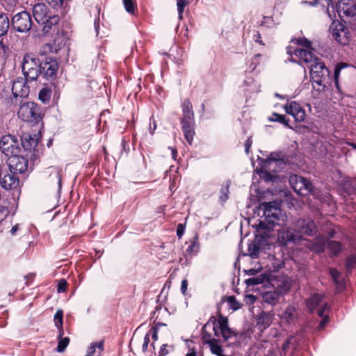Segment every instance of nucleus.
<instances>
[{
    "mask_svg": "<svg viewBox=\"0 0 356 356\" xmlns=\"http://www.w3.org/2000/svg\"><path fill=\"white\" fill-rule=\"evenodd\" d=\"M17 115L24 122L37 124L42 119V110L37 104L27 102L21 104Z\"/></svg>",
    "mask_w": 356,
    "mask_h": 356,
    "instance_id": "obj_1",
    "label": "nucleus"
},
{
    "mask_svg": "<svg viewBox=\"0 0 356 356\" xmlns=\"http://www.w3.org/2000/svg\"><path fill=\"white\" fill-rule=\"evenodd\" d=\"M40 65L39 59L31 53L26 54L22 59V69L25 78L28 80H36L40 75Z\"/></svg>",
    "mask_w": 356,
    "mask_h": 356,
    "instance_id": "obj_2",
    "label": "nucleus"
},
{
    "mask_svg": "<svg viewBox=\"0 0 356 356\" xmlns=\"http://www.w3.org/2000/svg\"><path fill=\"white\" fill-rule=\"evenodd\" d=\"M310 69L311 79L314 83H316L319 88L318 91H323L325 88V80L330 74L329 70L326 67L323 62H321L317 58L313 63L308 65Z\"/></svg>",
    "mask_w": 356,
    "mask_h": 356,
    "instance_id": "obj_3",
    "label": "nucleus"
},
{
    "mask_svg": "<svg viewBox=\"0 0 356 356\" xmlns=\"http://www.w3.org/2000/svg\"><path fill=\"white\" fill-rule=\"evenodd\" d=\"M0 149L3 154L10 157L19 155L21 150L17 138L10 134L1 137Z\"/></svg>",
    "mask_w": 356,
    "mask_h": 356,
    "instance_id": "obj_4",
    "label": "nucleus"
},
{
    "mask_svg": "<svg viewBox=\"0 0 356 356\" xmlns=\"http://www.w3.org/2000/svg\"><path fill=\"white\" fill-rule=\"evenodd\" d=\"M336 10L339 18L352 23L356 15V6L350 0H339L336 5Z\"/></svg>",
    "mask_w": 356,
    "mask_h": 356,
    "instance_id": "obj_5",
    "label": "nucleus"
},
{
    "mask_svg": "<svg viewBox=\"0 0 356 356\" xmlns=\"http://www.w3.org/2000/svg\"><path fill=\"white\" fill-rule=\"evenodd\" d=\"M279 206L277 202H263L260 204L259 209L263 211V216L268 222L275 224L280 220L282 213Z\"/></svg>",
    "mask_w": 356,
    "mask_h": 356,
    "instance_id": "obj_6",
    "label": "nucleus"
},
{
    "mask_svg": "<svg viewBox=\"0 0 356 356\" xmlns=\"http://www.w3.org/2000/svg\"><path fill=\"white\" fill-rule=\"evenodd\" d=\"M330 33L338 43L346 45L349 42V32L346 26L338 20H333L330 26Z\"/></svg>",
    "mask_w": 356,
    "mask_h": 356,
    "instance_id": "obj_7",
    "label": "nucleus"
},
{
    "mask_svg": "<svg viewBox=\"0 0 356 356\" xmlns=\"http://www.w3.org/2000/svg\"><path fill=\"white\" fill-rule=\"evenodd\" d=\"M289 183L294 191L300 195H308L313 190V185L310 181L296 175L290 176Z\"/></svg>",
    "mask_w": 356,
    "mask_h": 356,
    "instance_id": "obj_8",
    "label": "nucleus"
},
{
    "mask_svg": "<svg viewBox=\"0 0 356 356\" xmlns=\"http://www.w3.org/2000/svg\"><path fill=\"white\" fill-rule=\"evenodd\" d=\"M12 26L17 32H28L32 26L30 14L26 11H23L15 15L12 19Z\"/></svg>",
    "mask_w": 356,
    "mask_h": 356,
    "instance_id": "obj_9",
    "label": "nucleus"
},
{
    "mask_svg": "<svg viewBox=\"0 0 356 356\" xmlns=\"http://www.w3.org/2000/svg\"><path fill=\"white\" fill-rule=\"evenodd\" d=\"M294 227L298 234L313 235L316 234L317 230L315 222L310 218H301L296 220L294 223Z\"/></svg>",
    "mask_w": 356,
    "mask_h": 356,
    "instance_id": "obj_10",
    "label": "nucleus"
},
{
    "mask_svg": "<svg viewBox=\"0 0 356 356\" xmlns=\"http://www.w3.org/2000/svg\"><path fill=\"white\" fill-rule=\"evenodd\" d=\"M29 92V86L27 85L26 78L17 77L13 81L12 93L15 99H17V97H26Z\"/></svg>",
    "mask_w": 356,
    "mask_h": 356,
    "instance_id": "obj_11",
    "label": "nucleus"
},
{
    "mask_svg": "<svg viewBox=\"0 0 356 356\" xmlns=\"http://www.w3.org/2000/svg\"><path fill=\"white\" fill-rule=\"evenodd\" d=\"M58 63L55 59L48 58L40 65V74L47 79H53L56 76Z\"/></svg>",
    "mask_w": 356,
    "mask_h": 356,
    "instance_id": "obj_12",
    "label": "nucleus"
},
{
    "mask_svg": "<svg viewBox=\"0 0 356 356\" xmlns=\"http://www.w3.org/2000/svg\"><path fill=\"white\" fill-rule=\"evenodd\" d=\"M323 295L314 294L307 300V307L310 312H312L316 307L321 306L318 310V315L321 317L323 316L324 310L327 307V303L323 302Z\"/></svg>",
    "mask_w": 356,
    "mask_h": 356,
    "instance_id": "obj_13",
    "label": "nucleus"
},
{
    "mask_svg": "<svg viewBox=\"0 0 356 356\" xmlns=\"http://www.w3.org/2000/svg\"><path fill=\"white\" fill-rule=\"evenodd\" d=\"M284 108L285 111L292 115L296 121H304L306 116L305 111L298 103L291 102L284 106Z\"/></svg>",
    "mask_w": 356,
    "mask_h": 356,
    "instance_id": "obj_14",
    "label": "nucleus"
},
{
    "mask_svg": "<svg viewBox=\"0 0 356 356\" xmlns=\"http://www.w3.org/2000/svg\"><path fill=\"white\" fill-rule=\"evenodd\" d=\"M9 167L10 171L22 174L27 170L28 161L22 156H13L10 159Z\"/></svg>",
    "mask_w": 356,
    "mask_h": 356,
    "instance_id": "obj_15",
    "label": "nucleus"
},
{
    "mask_svg": "<svg viewBox=\"0 0 356 356\" xmlns=\"http://www.w3.org/2000/svg\"><path fill=\"white\" fill-rule=\"evenodd\" d=\"M278 238L282 243L286 245L288 243L299 241L301 236L296 232L294 227L293 229L287 228L279 232Z\"/></svg>",
    "mask_w": 356,
    "mask_h": 356,
    "instance_id": "obj_16",
    "label": "nucleus"
},
{
    "mask_svg": "<svg viewBox=\"0 0 356 356\" xmlns=\"http://www.w3.org/2000/svg\"><path fill=\"white\" fill-rule=\"evenodd\" d=\"M13 171L7 172L2 177H0L1 186L6 190H10L16 188L19 184V179L15 176Z\"/></svg>",
    "mask_w": 356,
    "mask_h": 356,
    "instance_id": "obj_17",
    "label": "nucleus"
},
{
    "mask_svg": "<svg viewBox=\"0 0 356 356\" xmlns=\"http://www.w3.org/2000/svg\"><path fill=\"white\" fill-rule=\"evenodd\" d=\"M48 13L49 9L43 3H35L33 7V15L38 23L44 22Z\"/></svg>",
    "mask_w": 356,
    "mask_h": 356,
    "instance_id": "obj_18",
    "label": "nucleus"
},
{
    "mask_svg": "<svg viewBox=\"0 0 356 356\" xmlns=\"http://www.w3.org/2000/svg\"><path fill=\"white\" fill-rule=\"evenodd\" d=\"M293 54L299 58L300 60L298 62V63L302 64V63H305L307 64V66L313 63L318 58L312 51L300 48L296 49L294 51Z\"/></svg>",
    "mask_w": 356,
    "mask_h": 356,
    "instance_id": "obj_19",
    "label": "nucleus"
},
{
    "mask_svg": "<svg viewBox=\"0 0 356 356\" xmlns=\"http://www.w3.org/2000/svg\"><path fill=\"white\" fill-rule=\"evenodd\" d=\"M272 285L275 288L276 291L280 295H282L289 291L291 286V282L288 277L280 276L278 279L274 280Z\"/></svg>",
    "mask_w": 356,
    "mask_h": 356,
    "instance_id": "obj_20",
    "label": "nucleus"
},
{
    "mask_svg": "<svg viewBox=\"0 0 356 356\" xmlns=\"http://www.w3.org/2000/svg\"><path fill=\"white\" fill-rule=\"evenodd\" d=\"M302 3L309 4L310 6L321 5L323 7L327 8V13L330 19L335 18L334 7L331 0H315L314 1H302Z\"/></svg>",
    "mask_w": 356,
    "mask_h": 356,
    "instance_id": "obj_21",
    "label": "nucleus"
},
{
    "mask_svg": "<svg viewBox=\"0 0 356 356\" xmlns=\"http://www.w3.org/2000/svg\"><path fill=\"white\" fill-rule=\"evenodd\" d=\"M273 320V314L270 312L260 313L257 318V325L261 330H264L269 327Z\"/></svg>",
    "mask_w": 356,
    "mask_h": 356,
    "instance_id": "obj_22",
    "label": "nucleus"
},
{
    "mask_svg": "<svg viewBox=\"0 0 356 356\" xmlns=\"http://www.w3.org/2000/svg\"><path fill=\"white\" fill-rule=\"evenodd\" d=\"M297 317V312L293 306H289L284 312L281 315L280 318L282 323L290 324L293 323Z\"/></svg>",
    "mask_w": 356,
    "mask_h": 356,
    "instance_id": "obj_23",
    "label": "nucleus"
},
{
    "mask_svg": "<svg viewBox=\"0 0 356 356\" xmlns=\"http://www.w3.org/2000/svg\"><path fill=\"white\" fill-rule=\"evenodd\" d=\"M243 87V91L247 95L260 91V85L251 78H248L244 81Z\"/></svg>",
    "mask_w": 356,
    "mask_h": 356,
    "instance_id": "obj_24",
    "label": "nucleus"
},
{
    "mask_svg": "<svg viewBox=\"0 0 356 356\" xmlns=\"http://www.w3.org/2000/svg\"><path fill=\"white\" fill-rule=\"evenodd\" d=\"M104 341L94 342L88 347L85 356H101L104 350Z\"/></svg>",
    "mask_w": 356,
    "mask_h": 356,
    "instance_id": "obj_25",
    "label": "nucleus"
},
{
    "mask_svg": "<svg viewBox=\"0 0 356 356\" xmlns=\"http://www.w3.org/2000/svg\"><path fill=\"white\" fill-rule=\"evenodd\" d=\"M220 326H221V335L225 341H227L234 335V332L228 327L227 318L220 316Z\"/></svg>",
    "mask_w": 356,
    "mask_h": 356,
    "instance_id": "obj_26",
    "label": "nucleus"
},
{
    "mask_svg": "<svg viewBox=\"0 0 356 356\" xmlns=\"http://www.w3.org/2000/svg\"><path fill=\"white\" fill-rule=\"evenodd\" d=\"M60 18L58 15H54L51 16H48L45 19L44 22H40V24H44L42 31L44 33H48L51 29L58 24L59 22Z\"/></svg>",
    "mask_w": 356,
    "mask_h": 356,
    "instance_id": "obj_27",
    "label": "nucleus"
},
{
    "mask_svg": "<svg viewBox=\"0 0 356 356\" xmlns=\"http://www.w3.org/2000/svg\"><path fill=\"white\" fill-rule=\"evenodd\" d=\"M195 123H181L184 137L189 144H191L195 135Z\"/></svg>",
    "mask_w": 356,
    "mask_h": 356,
    "instance_id": "obj_28",
    "label": "nucleus"
},
{
    "mask_svg": "<svg viewBox=\"0 0 356 356\" xmlns=\"http://www.w3.org/2000/svg\"><path fill=\"white\" fill-rule=\"evenodd\" d=\"M204 329L206 330H209L213 332V336L218 337L221 335V326H220V317L218 321H210L204 325Z\"/></svg>",
    "mask_w": 356,
    "mask_h": 356,
    "instance_id": "obj_29",
    "label": "nucleus"
},
{
    "mask_svg": "<svg viewBox=\"0 0 356 356\" xmlns=\"http://www.w3.org/2000/svg\"><path fill=\"white\" fill-rule=\"evenodd\" d=\"M280 295L276 291H266L262 294V300L264 302L269 305H275L279 299Z\"/></svg>",
    "mask_w": 356,
    "mask_h": 356,
    "instance_id": "obj_30",
    "label": "nucleus"
},
{
    "mask_svg": "<svg viewBox=\"0 0 356 356\" xmlns=\"http://www.w3.org/2000/svg\"><path fill=\"white\" fill-rule=\"evenodd\" d=\"M309 247L314 252H322L325 250V241L323 237H317L309 245Z\"/></svg>",
    "mask_w": 356,
    "mask_h": 356,
    "instance_id": "obj_31",
    "label": "nucleus"
},
{
    "mask_svg": "<svg viewBox=\"0 0 356 356\" xmlns=\"http://www.w3.org/2000/svg\"><path fill=\"white\" fill-rule=\"evenodd\" d=\"M38 143V138L36 135L33 137L31 135H24L22 139V144L24 149H29L35 147Z\"/></svg>",
    "mask_w": 356,
    "mask_h": 356,
    "instance_id": "obj_32",
    "label": "nucleus"
},
{
    "mask_svg": "<svg viewBox=\"0 0 356 356\" xmlns=\"http://www.w3.org/2000/svg\"><path fill=\"white\" fill-rule=\"evenodd\" d=\"M268 280V277L265 274H260L257 276L252 277L245 280V282L248 286H255L263 284Z\"/></svg>",
    "mask_w": 356,
    "mask_h": 356,
    "instance_id": "obj_33",
    "label": "nucleus"
},
{
    "mask_svg": "<svg viewBox=\"0 0 356 356\" xmlns=\"http://www.w3.org/2000/svg\"><path fill=\"white\" fill-rule=\"evenodd\" d=\"M64 334V331L60 330L58 331V346L56 348V350L58 353H63L65 348L67 347L69 343H70V339L68 337H63V335Z\"/></svg>",
    "mask_w": 356,
    "mask_h": 356,
    "instance_id": "obj_34",
    "label": "nucleus"
},
{
    "mask_svg": "<svg viewBox=\"0 0 356 356\" xmlns=\"http://www.w3.org/2000/svg\"><path fill=\"white\" fill-rule=\"evenodd\" d=\"M346 67H347V65L346 63H340L337 65V66L334 69V84L336 86V89H337L340 97L342 95V91L340 88L339 83V73L342 69H343Z\"/></svg>",
    "mask_w": 356,
    "mask_h": 356,
    "instance_id": "obj_35",
    "label": "nucleus"
},
{
    "mask_svg": "<svg viewBox=\"0 0 356 356\" xmlns=\"http://www.w3.org/2000/svg\"><path fill=\"white\" fill-rule=\"evenodd\" d=\"M10 26V21L4 13L0 14V37L7 33Z\"/></svg>",
    "mask_w": 356,
    "mask_h": 356,
    "instance_id": "obj_36",
    "label": "nucleus"
},
{
    "mask_svg": "<svg viewBox=\"0 0 356 356\" xmlns=\"http://www.w3.org/2000/svg\"><path fill=\"white\" fill-rule=\"evenodd\" d=\"M327 249L334 255H337L342 251V245L338 241H331L327 242Z\"/></svg>",
    "mask_w": 356,
    "mask_h": 356,
    "instance_id": "obj_37",
    "label": "nucleus"
},
{
    "mask_svg": "<svg viewBox=\"0 0 356 356\" xmlns=\"http://www.w3.org/2000/svg\"><path fill=\"white\" fill-rule=\"evenodd\" d=\"M330 273L334 282L338 286V291H341V289L344 287V284L339 280L340 273L335 268H331Z\"/></svg>",
    "mask_w": 356,
    "mask_h": 356,
    "instance_id": "obj_38",
    "label": "nucleus"
},
{
    "mask_svg": "<svg viewBox=\"0 0 356 356\" xmlns=\"http://www.w3.org/2000/svg\"><path fill=\"white\" fill-rule=\"evenodd\" d=\"M51 95V91L49 88H43L38 94L39 99L43 103H47L49 101Z\"/></svg>",
    "mask_w": 356,
    "mask_h": 356,
    "instance_id": "obj_39",
    "label": "nucleus"
},
{
    "mask_svg": "<svg viewBox=\"0 0 356 356\" xmlns=\"http://www.w3.org/2000/svg\"><path fill=\"white\" fill-rule=\"evenodd\" d=\"M63 312L62 310H58L56 312V314H54L55 325L58 328V331L63 330Z\"/></svg>",
    "mask_w": 356,
    "mask_h": 356,
    "instance_id": "obj_40",
    "label": "nucleus"
},
{
    "mask_svg": "<svg viewBox=\"0 0 356 356\" xmlns=\"http://www.w3.org/2000/svg\"><path fill=\"white\" fill-rule=\"evenodd\" d=\"M189 3L188 0H177V6L178 11V17L181 20L183 18L184 8Z\"/></svg>",
    "mask_w": 356,
    "mask_h": 356,
    "instance_id": "obj_41",
    "label": "nucleus"
},
{
    "mask_svg": "<svg viewBox=\"0 0 356 356\" xmlns=\"http://www.w3.org/2000/svg\"><path fill=\"white\" fill-rule=\"evenodd\" d=\"M202 339L209 345L217 340L213 337L212 332L209 330L204 329V325L202 327Z\"/></svg>",
    "mask_w": 356,
    "mask_h": 356,
    "instance_id": "obj_42",
    "label": "nucleus"
},
{
    "mask_svg": "<svg viewBox=\"0 0 356 356\" xmlns=\"http://www.w3.org/2000/svg\"><path fill=\"white\" fill-rule=\"evenodd\" d=\"M199 251V244L197 241V236L191 242V244L186 249V252L188 254H195Z\"/></svg>",
    "mask_w": 356,
    "mask_h": 356,
    "instance_id": "obj_43",
    "label": "nucleus"
},
{
    "mask_svg": "<svg viewBox=\"0 0 356 356\" xmlns=\"http://www.w3.org/2000/svg\"><path fill=\"white\" fill-rule=\"evenodd\" d=\"M123 4L127 13L134 14L136 6L133 0H123Z\"/></svg>",
    "mask_w": 356,
    "mask_h": 356,
    "instance_id": "obj_44",
    "label": "nucleus"
},
{
    "mask_svg": "<svg viewBox=\"0 0 356 356\" xmlns=\"http://www.w3.org/2000/svg\"><path fill=\"white\" fill-rule=\"evenodd\" d=\"M273 117V118H270V120L278 122L289 127L288 120L286 119V116L284 115L274 113Z\"/></svg>",
    "mask_w": 356,
    "mask_h": 356,
    "instance_id": "obj_45",
    "label": "nucleus"
},
{
    "mask_svg": "<svg viewBox=\"0 0 356 356\" xmlns=\"http://www.w3.org/2000/svg\"><path fill=\"white\" fill-rule=\"evenodd\" d=\"M0 3L7 10L12 9L17 4V0H0Z\"/></svg>",
    "mask_w": 356,
    "mask_h": 356,
    "instance_id": "obj_46",
    "label": "nucleus"
},
{
    "mask_svg": "<svg viewBox=\"0 0 356 356\" xmlns=\"http://www.w3.org/2000/svg\"><path fill=\"white\" fill-rule=\"evenodd\" d=\"M227 302L229 304L231 308L234 310L239 309L241 307V305L239 302L237 301L235 296H231L227 298Z\"/></svg>",
    "mask_w": 356,
    "mask_h": 356,
    "instance_id": "obj_47",
    "label": "nucleus"
},
{
    "mask_svg": "<svg viewBox=\"0 0 356 356\" xmlns=\"http://www.w3.org/2000/svg\"><path fill=\"white\" fill-rule=\"evenodd\" d=\"M181 123H195L193 111L183 113Z\"/></svg>",
    "mask_w": 356,
    "mask_h": 356,
    "instance_id": "obj_48",
    "label": "nucleus"
},
{
    "mask_svg": "<svg viewBox=\"0 0 356 356\" xmlns=\"http://www.w3.org/2000/svg\"><path fill=\"white\" fill-rule=\"evenodd\" d=\"M221 195L220 197V199L225 202L228 199V193H229V185L227 184L225 186H222L221 190H220Z\"/></svg>",
    "mask_w": 356,
    "mask_h": 356,
    "instance_id": "obj_49",
    "label": "nucleus"
},
{
    "mask_svg": "<svg viewBox=\"0 0 356 356\" xmlns=\"http://www.w3.org/2000/svg\"><path fill=\"white\" fill-rule=\"evenodd\" d=\"M356 264V257L350 256L346 260V267L347 269H351Z\"/></svg>",
    "mask_w": 356,
    "mask_h": 356,
    "instance_id": "obj_50",
    "label": "nucleus"
},
{
    "mask_svg": "<svg viewBox=\"0 0 356 356\" xmlns=\"http://www.w3.org/2000/svg\"><path fill=\"white\" fill-rule=\"evenodd\" d=\"M67 283L65 280L62 279L59 281L57 285V292L63 293L66 291Z\"/></svg>",
    "mask_w": 356,
    "mask_h": 356,
    "instance_id": "obj_51",
    "label": "nucleus"
},
{
    "mask_svg": "<svg viewBox=\"0 0 356 356\" xmlns=\"http://www.w3.org/2000/svg\"><path fill=\"white\" fill-rule=\"evenodd\" d=\"M183 113L193 112L192 104L189 100H185L183 103Z\"/></svg>",
    "mask_w": 356,
    "mask_h": 356,
    "instance_id": "obj_52",
    "label": "nucleus"
},
{
    "mask_svg": "<svg viewBox=\"0 0 356 356\" xmlns=\"http://www.w3.org/2000/svg\"><path fill=\"white\" fill-rule=\"evenodd\" d=\"M53 8H59L63 5V0H45Z\"/></svg>",
    "mask_w": 356,
    "mask_h": 356,
    "instance_id": "obj_53",
    "label": "nucleus"
},
{
    "mask_svg": "<svg viewBox=\"0 0 356 356\" xmlns=\"http://www.w3.org/2000/svg\"><path fill=\"white\" fill-rule=\"evenodd\" d=\"M53 174L54 175V176H55V177H56V180H57L58 190L60 191L61 190V186H62L60 172L58 170H54Z\"/></svg>",
    "mask_w": 356,
    "mask_h": 356,
    "instance_id": "obj_54",
    "label": "nucleus"
},
{
    "mask_svg": "<svg viewBox=\"0 0 356 356\" xmlns=\"http://www.w3.org/2000/svg\"><path fill=\"white\" fill-rule=\"evenodd\" d=\"M198 350L195 346L191 347L188 346V350L186 356H197Z\"/></svg>",
    "mask_w": 356,
    "mask_h": 356,
    "instance_id": "obj_55",
    "label": "nucleus"
},
{
    "mask_svg": "<svg viewBox=\"0 0 356 356\" xmlns=\"http://www.w3.org/2000/svg\"><path fill=\"white\" fill-rule=\"evenodd\" d=\"M185 227L182 224H179L177 227V235L179 238H181L184 233Z\"/></svg>",
    "mask_w": 356,
    "mask_h": 356,
    "instance_id": "obj_56",
    "label": "nucleus"
},
{
    "mask_svg": "<svg viewBox=\"0 0 356 356\" xmlns=\"http://www.w3.org/2000/svg\"><path fill=\"white\" fill-rule=\"evenodd\" d=\"M298 42H299L300 44H301L307 48H310V47L312 45V42L308 40L306 38H301L298 40Z\"/></svg>",
    "mask_w": 356,
    "mask_h": 356,
    "instance_id": "obj_57",
    "label": "nucleus"
},
{
    "mask_svg": "<svg viewBox=\"0 0 356 356\" xmlns=\"http://www.w3.org/2000/svg\"><path fill=\"white\" fill-rule=\"evenodd\" d=\"M261 268H250L248 270H245V273L246 275H254L256 274H257L260 270H261Z\"/></svg>",
    "mask_w": 356,
    "mask_h": 356,
    "instance_id": "obj_58",
    "label": "nucleus"
},
{
    "mask_svg": "<svg viewBox=\"0 0 356 356\" xmlns=\"http://www.w3.org/2000/svg\"><path fill=\"white\" fill-rule=\"evenodd\" d=\"M322 317H323V320L321 321V323H319V325L318 326V330H323L328 321L327 316H323Z\"/></svg>",
    "mask_w": 356,
    "mask_h": 356,
    "instance_id": "obj_59",
    "label": "nucleus"
},
{
    "mask_svg": "<svg viewBox=\"0 0 356 356\" xmlns=\"http://www.w3.org/2000/svg\"><path fill=\"white\" fill-rule=\"evenodd\" d=\"M168 345L166 344L162 345L159 352V356H165L168 353V351L166 349Z\"/></svg>",
    "mask_w": 356,
    "mask_h": 356,
    "instance_id": "obj_60",
    "label": "nucleus"
},
{
    "mask_svg": "<svg viewBox=\"0 0 356 356\" xmlns=\"http://www.w3.org/2000/svg\"><path fill=\"white\" fill-rule=\"evenodd\" d=\"M10 51L9 47L3 42L0 43V54L3 53L5 55H8V52Z\"/></svg>",
    "mask_w": 356,
    "mask_h": 356,
    "instance_id": "obj_61",
    "label": "nucleus"
},
{
    "mask_svg": "<svg viewBox=\"0 0 356 356\" xmlns=\"http://www.w3.org/2000/svg\"><path fill=\"white\" fill-rule=\"evenodd\" d=\"M149 342V334H146L145 337H144V341H143V350H147V348L148 347Z\"/></svg>",
    "mask_w": 356,
    "mask_h": 356,
    "instance_id": "obj_62",
    "label": "nucleus"
},
{
    "mask_svg": "<svg viewBox=\"0 0 356 356\" xmlns=\"http://www.w3.org/2000/svg\"><path fill=\"white\" fill-rule=\"evenodd\" d=\"M266 164L271 165H275L277 163V160L273 156V154H270V157L266 161Z\"/></svg>",
    "mask_w": 356,
    "mask_h": 356,
    "instance_id": "obj_63",
    "label": "nucleus"
},
{
    "mask_svg": "<svg viewBox=\"0 0 356 356\" xmlns=\"http://www.w3.org/2000/svg\"><path fill=\"white\" fill-rule=\"evenodd\" d=\"M188 287V281L186 280H183L181 281V291L183 294H185Z\"/></svg>",
    "mask_w": 356,
    "mask_h": 356,
    "instance_id": "obj_64",
    "label": "nucleus"
}]
</instances>
